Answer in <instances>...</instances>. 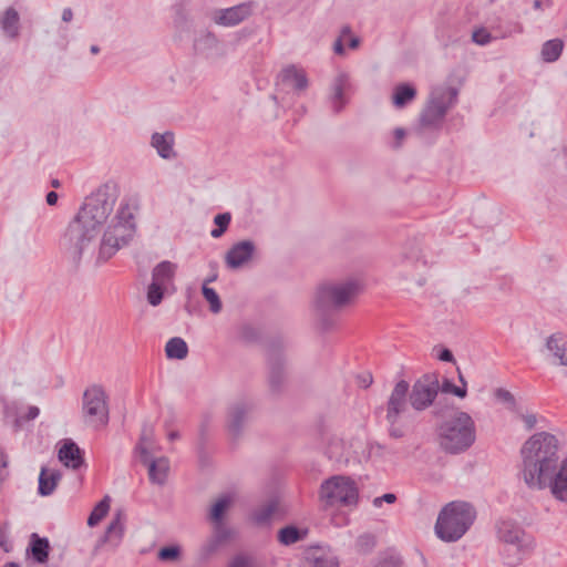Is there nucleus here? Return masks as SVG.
Listing matches in <instances>:
<instances>
[{
  "instance_id": "obj_24",
  "label": "nucleus",
  "mask_w": 567,
  "mask_h": 567,
  "mask_svg": "<svg viewBox=\"0 0 567 567\" xmlns=\"http://www.w3.org/2000/svg\"><path fill=\"white\" fill-rule=\"evenodd\" d=\"M566 346V337L563 333L557 332L548 337L546 341V349L550 352L554 359L558 360V362L554 361V363L567 365Z\"/></svg>"
},
{
  "instance_id": "obj_64",
  "label": "nucleus",
  "mask_w": 567,
  "mask_h": 567,
  "mask_svg": "<svg viewBox=\"0 0 567 567\" xmlns=\"http://www.w3.org/2000/svg\"><path fill=\"white\" fill-rule=\"evenodd\" d=\"M333 50L337 54H343L344 53V47L342 44L341 39H338L333 44Z\"/></svg>"
},
{
  "instance_id": "obj_2",
  "label": "nucleus",
  "mask_w": 567,
  "mask_h": 567,
  "mask_svg": "<svg viewBox=\"0 0 567 567\" xmlns=\"http://www.w3.org/2000/svg\"><path fill=\"white\" fill-rule=\"evenodd\" d=\"M523 477L532 489H544L545 478L558 465V440L547 432L532 435L520 450Z\"/></svg>"
},
{
  "instance_id": "obj_37",
  "label": "nucleus",
  "mask_w": 567,
  "mask_h": 567,
  "mask_svg": "<svg viewBox=\"0 0 567 567\" xmlns=\"http://www.w3.org/2000/svg\"><path fill=\"white\" fill-rule=\"evenodd\" d=\"M231 221V214L228 212L217 214L214 217V224L216 227L210 230V236L213 238H220L228 229L229 224Z\"/></svg>"
},
{
  "instance_id": "obj_8",
  "label": "nucleus",
  "mask_w": 567,
  "mask_h": 567,
  "mask_svg": "<svg viewBox=\"0 0 567 567\" xmlns=\"http://www.w3.org/2000/svg\"><path fill=\"white\" fill-rule=\"evenodd\" d=\"M410 384L405 380L395 383L386 402L385 420L389 423L388 433L392 439H402L405 436L409 411Z\"/></svg>"
},
{
  "instance_id": "obj_53",
  "label": "nucleus",
  "mask_w": 567,
  "mask_h": 567,
  "mask_svg": "<svg viewBox=\"0 0 567 567\" xmlns=\"http://www.w3.org/2000/svg\"><path fill=\"white\" fill-rule=\"evenodd\" d=\"M207 433H208V422L207 421H203L200 423L199 432H198V450H199L200 453L203 452L204 446L206 444Z\"/></svg>"
},
{
  "instance_id": "obj_43",
  "label": "nucleus",
  "mask_w": 567,
  "mask_h": 567,
  "mask_svg": "<svg viewBox=\"0 0 567 567\" xmlns=\"http://www.w3.org/2000/svg\"><path fill=\"white\" fill-rule=\"evenodd\" d=\"M375 546V537L372 534H362L357 539V548L360 553L368 554Z\"/></svg>"
},
{
  "instance_id": "obj_10",
  "label": "nucleus",
  "mask_w": 567,
  "mask_h": 567,
  "mask_svg": "<svg viewBox=\"0 0 567 567\" xmlns=\"http://www.w3.org/2000/svg\"><path fill=\"white\" fill-rule=\"evenodd\" d=\"M320 499L326 506H351L358 501V488L344 476H332L320 486Z\"/></svg>"
},
{
  "instance_id": "obj_5",
  "label": "nucleus",
  "mask_w": 567,
  "mask_h": 567,
  "mask_svg": "<svg viewBox=\"0 0 567 567\" xmlns=\"http://www.w3.org/2000/svg\"><path fill=\"white\" fill-rule=\"evenodd\" d=\"M435 432L440 449L451 455L466 452L476 440V425L473 417L460 410L437 423Z\"/></svg>"
},
{
  "instance_id": "obj_52",
  "label": "nucleus",
  "mask_w": 567,
  "mask_h": 567,
  "mask_svg": "<svg viewBox=\"0 0 567 567\" xmlns=\"http://www.w3.org/2000/svg\"><path fill=\"white\" fill-rule=\"evenodd\" d=\"M495 396L511 406H514L516 404L514 395L508 390H505L503 388L496 389Z\"/></svg>"
},
{
  "instance_id": "obj_4",
  "label": "nucleus",
  "mask_w": 567,
  "mask_h": 567,
  "mask_svg": "<svg viewBox=\"0 0 567 567\" xmlns=\"http://www.w3.org/2000/svg\"><path fill=\"white\" fill-rule=\"evenodd\" d=\"M137 210L138 205L135 199H122L114 218L101 238L97 264L107 261L133 238L136 231L135 215Z\"/></svg>"
},
{
  "instance_id": "obj_41",
  "label": "nucleus",
  "mask_w": 567,
  "mask_h": 567,
  "mask_svg": "<svg viewBox=\"0 0 567 567\" xmlns=\"http://www.w3.org/2000/svg\"><path fill=\"white\" fill-rule=\"evenodd\" d=\"M179 556L181 547L177 545L164 546L157 553V557L162 561H174L178 559Z\"/></svg>"
},
{
  "instance_id": "obj_56",
  "label": "nucleus",
  "mask_w": 567,
  "mask_h": 567,
  "mask_svg": "<svg viewBox=\"0 0 567 567\" xmlns=\"http://www.w3.org/2000/svg\"><path fill=\"white\" fill-rule=\"evenodd\" d=\"M393 133H394V144H393V147L394 148H399L401 146V144H402L403 138L406 135V132L402 127H396Z\"/></svg>"
},
{
  "instance_id": "obj_51",
  "label": "nucleus",
  "mask_w": 567,
  "mask_h": 567,
  "mask_svg": "<svg viewBox=\"0 0 567 567\" xmlns=\"http://www.w3.org/2000/svg\"><path fill=\"white\" fill-rule=\"evenodd\" d=\"M375 567H404V564L401 556L389 555L382 558Z\"/></svg>"
},
{
  "instance_id": "obj_36",
  "label": "nucleus",
  "mask_w": 567,
  "mask_h": 567,
  "mask_svg": "<svg viewBox=\"0 0 567 567\" xmlns=\"http://www.w3.org/2000/svg\"><path fill=\"white\" fill-rule=\"evenodd\" d=\"M302 539L301 530L293 526L288 525L279 529L278 532V540L284 545H292Z\"/></svg>"
},
{
  "instance_id": "obj_33",
  "label": "nucleus",
  "mask_w": 567,
  "mask_h": 567,
  "mask_svg": "<svg viewBox=\"0 0 567 567\" xmlns=\"http://www.w3.org/2000/svg\"><path fill=\"white\" fill-rule=\"evenodd\" d=\"M175 269H176L175 264H173L168 260L161 261L153 269V272H152L153 280L152 281L159 282L163 285L165 281L173 278V276L175 274Z\"/></svg>"
},
{
  "instance_id": "obj_57",
  "label": "nucleus",
  "mask_w": 567,
  "mask_h": 567,
  "mask_svg": "<svg viewBox=\"0 0 567 567\" xmlns=\"http://www.w3.org/2000/svg\"><path fill=\"white\" fill-rule=\"evenodd\" d=\"M40 414V409L35 405H30L28 408V412L27 414L23 416V420L24 421H32L34 419H37Z\"/></svg>"
},
{
  "instance_id": "obj_34",
  "label": "nucleus",
  "mask_w": 567,
  "mask_h": 567,
  "mask_svg": "<svg viewBox=\"0 0 567 567\" xmlns=\"http://www.w3.org/2000/svg\"><path fill=\"white\" fill-rule=\"evenodd\" d=\"M110 496H104L93 508L87 517V525L90 527L96 526L107 514L110 509Z\"/></svg>"
},
{
  "instance_id": "obj_22",
  "label": "nucleus",
  "mask_w": 567,
  "mask_h": 567,
  "mask_svg": "<svg viewBox=\"0 0 567 567\" xmlns=\"http://www.w3.org/2000/svg\"><path fill=\"white\" fill-rule=\"evenodd\" d=\"M50 543L47 537H41L37 533H32L27 547V555L38 564H45L49 559Z\"/></svg>"
},
{
  "instance_id": "obj_60",
  "label": "nucleus",
  "mask_w": 567,
  "mask_h": 567,
  "mask_svg": "<svg viewBox=\"0 0 567 567\" xmlns=\"http://www.w3.org/2000/svg\"><path fill=\"white\" fill-rule=\"evenodd\" d=\"M523 420H524L525 426L528 431L533 430L537 422L535 414L523 415Z\"/></svg>"
},
{
  "instance_id": "obj_39",
  "label": "nucleus",
  "mask_w": 567,
  "mask_h": 567,
  "mask_svg": "<svg viewBox=\"0 0 567 567\" xmlns=\"http://www.w3.org/2000/svg\"><path fill=\"white\" fill-rule=\"evenodd\" d=\"M164 298V287L159 282L152 281L147 287V301L151 306H158Z\"/></svg>"
},
{
  "instance_id": "obj_16",
  "label": "nucleus",
  "mask_w": 567,
  "mask_h": 567,
  "mask_svg": "<svg viewBox=\"0 0 567 567\" xmlns=\"http://www.w3.org/2000/svg\"><path fill=\"white\" fill-rule=\"evenodd\" d=\"M255 8V1H246L230 8L217 9L213 12L212 20L218 25L235 27L249 18Z\"/></svg>"
},
{
  "instance_id": "obj_3",
  "label": "nucleus",
  "mask_w": 567,
  "mask_h": 567,
  "mask_svg": "<svg viewBox=\"0 0 567 567\" xmlns=\"http://www.w3.org/2000/svg\"><path fill=\"white\" fill-rule=\"evenodd\" d=\"M359 292L360 285L353 279L320 285L313 298V310L321 329H332L337 315L350 305Z\"/></svg>"
},
{
  "instance_id": "obj_1",
  "label": "nucleus",
  "mask_w": 567,
  "mask_h": 567,
  "mask_svg": "<svg viewBox=\"0 0 567 567\" xmlns=\"http://www.w3.org/2000/svg\"><path fill=\"white\" fill-rule=\"evenodd\" d=\"M118 194L116 184L101 185L84 198L69 223L60 245L75 267L80 266L84 257L93 256L102 227L113 212Z\"/></svg>"
},
{
  "instance_id": "obj_19",
  "label": "nucleus",
  "mask_w": 567,
  "mask_h": 567,
  "mask_svg": "<svg viewBox=\"0 0 567 567\" xmlns=\"http://www.w3.org/2000/svg\"><path fill=\"white\" fill-rule=\"evenodd\" d=\"M256 245L252 240L246 239L234 244L225 256V264L229 269H239L252 259Z\"/></svg>"
},
{
  "instance_id": "obj_54",
  "label": "nucleus",
  "mask_w": 567,
  "mask_h": 567,
  "mask_svg": "<svg viewBox=\"0 0 567 567\" xmlns=\"http://www.w3.org/2000/svg\"><path fill=\"white\" fill-rule=\"evenodd\" d=\"M436 357L440 361H443V362H454V355H453L452 351L444 347H442L437 350Z\"/></svg>"
},
{
  "instance_id": "obj_59",
  "label": "nucleus",
  "mask_w": 567,
  "mask_h": 567,
  "mask_svg": "<svg viewBox=\"0 0 567 567\" xmlns=\"http://www.w3.org/2000/svg\"><path fill=\"white\" fill-rule=\"evenodd\" d=\"M220 545H221V544H220L218 540H216V539H214V538L212 537V538L207 542V544L204 546V550H205L207 554H212V553L216 551V550L219 548V546H220Z\"/></svg>"
},
{
  "instance_id": "obj_7",
  "label": "nucleus",
  "mask_w": 567,
  "mask_h": 567,
  "mask_svg": "<svg viewBox=\"0 0 567 567\" xmlns=\"http://www.w3.org/2000/svg\"><path fill=\"white\" fill-rule=\"evenodd\" d=\"M496 528L498 539L504 543L502 551L504 564L509 567L519 565L534 548L533 536L511 519L499 520Z\"/></svg>"
},
{
  "instance_id": "obj_47",
  "label": "nucleus",
  "mask_w": 567,
  "mask_h": 567,
  "mask_svg": "<svg viewBox=\"0 0 567 567\" xmlns=\"http://www.w3.org/2000/svg\"><path fill=\"white\" fill-rule=\"evenodd\" d=\"M341 449H342L341 442L338 440H334L327 447L326 455L328 456L329 460H331L336 463H341L343 461V455L340 452Z\"/></svg>"
},
{
  "instance_id": "obj_18",
  "label": "nucleus",
  "mask_w": 567,
  "mask_h": 567,
  "mask_svg": "<svg viewBox=\"0 0 567 567\" xmlns=\"http://www.w3.org/2000/svg\"><path fill=\"white\" fill-rule=\"evenodd\" d=\"M546 487L556 501L567 504V457L557 465L555 472L546 476L544 489Z\"/></svg>"
},
{
  "instance_id": "obj_27",
  "label": "nucleus",
  "mask_w": 567,
  "mask_h": 567,
  "mask_svg": "<svg viewBox=\"0 0 567 567\" xmlns=\"http://www.w3.org/2000/svg\"><path fill=\"white\" fill-rule=\"evenodd\" d=\"M61 478V473L56 470L49 471L47 467H41L39 475L38 493L41 496H49L55 489L58 482Z\"/></svg>"
},
{
  "instance_id": "obj_29",
  "label": "nucleus",
  "mask_w": 567,
  "mask_h": 567,
  "mask_svg": "<svg viewBox=\"0 0 567 567\" xmlns=\"http://www.w3.org/2000/svg\"><path fill=\"white\" fill-rule=\"evenodd\" d=\"M123 518L124 514L122 511H117L114 517L112 518V522L107 526L104 535L101 538V543H114V545H117L120 540L122 539L124 526H123Z\"/></svg>"
},
{
  "instance_id": "obj_44",
  "label": "nucleus",
  "mask_w": 567,
  "mask_h": 567,
  "mask_svg": "<svg viewBox=\"0 0 567 567\" xmlns=\"http://www.w3.org/2000/svg\"><path fill=\"white\" fill-rule=\"evenodd\" d=\"M440 390L444 393H452L457 398L464 399L467 394L466 388L455 385L450 379H444L440 385Z\"/></svg>"
},
{
  "instance_id": "obj_63",
  "label": "nucleus",
  "mask_w": 567,
  "mask_h": 567,
  "mask_svg": "<svg viewBox=\"0 0 567 567\" xmlns=\"http://www.w3.org/2000/svg\"><path fill=\"white\" fill-rule=\"evenodd\" d=\"M73 19V11L71 8H64L62 11V21L70 22Z\"/></svg>"
},
{
  "instance_id": "obj_13",
  "label": "nucleus",
  "mask_w": 567,
  "mask_h": 567,
  "mask_svg": "<svg viewBox=\"0 0 567 567\" xmlns=\"http://www.w3.org/2000/svg\"><path fill=\"white\" fill-rule=\"evenodd\" d=\"M440 391L439 378L435 373H425L419 378L409 390V402L416 412L425 411L430 408Z\"/></svg>"
},
{
  "instance_id": "obj_30",
  "label": "nucleus",
  "mask_w": 567,
  "mask_h": 567,
  "mask_svg": "<svg viewBox=\"0 0 567 567\" xmlns=\"http://www.w3.org/2000/svg\"><path fill=\"white\" fill-rule=\"evenodd\" d=\"M416 96V90L411 83H400L393 90L392 103L396 109L406 106Z\"/></svg>"
},
{
  "instance_id": "obj_45",
  "label": "nucleus",
  "mask_w": 567,
  "mask_h": 567,
  "mask_svg": "<svg viewBox=\"0 0 567 567\" xmlns=\"http://www.w3.org/2000/svg\"><path fill=\"white\" fill-rule=\"evenodd\" d=\"M275 512V505L268 504L254 513V520L257 524H266L271 518Z\"/></svg>"
},
{
  "instance_id": "obj_9",
  "label": "nucleus",
  "mask_w": 567,
  "mask_h": 567,
  "mask_svg": "<svg viewBox=\"0 0 567 567\" xmlns=\"http://www.w3.org/2000/svg\"><path fill=\"white\" fill-rule=\"evenodd\" d=\"M456 87H441L432 92L429 102L420 115L423 127H439L447 111L457 102Z\"/></svg>"
},
{
  "instance_id": "obj_61",
  "label": "nucleus",
  "mask_w": 567,
  "mask_h": 567,
  "mask_svg": "<svg viewBox=\"0 0 567 567\" xmlns=\"http://www.w3.org/2000/svg\"><path fill=\"white\" fill-rule=\"evenodd\" d=\"M59 195L56 192L51 190L45 196V202L49 206H54L58 203Z\"/></svg>"
},
{
  "instance_id": "obj_28",
  "label": "nucleus",
  "mask_w": 567,
  "mask_h": 567,
  "mask_svg": "<svg viewBox=\"0 0 567 567\" xmlns=\"http://www.w3.org/2000/svg\"><path fill=\"white\" fill-rule=\"evenodd\" d=\"M173 10V23L175 29L179 32H189L192 27V19L187 2L184 0L178 1L174 4Z\"/></svg>"
},
{
  "instance_id": "obj_58",
  "label": "nucleus",
  "mask_w": 567,
  "mask_h": 567,
  "mask_svg": "<svg viewBox=\"0 0 567 567\" xmlns=\"http://www.w3.org/2000/svg\"><path fill=\"white\" fill-rule=\"evenodd\" d=\"M0 547L7 553L10 550L8 546V532L2 526H0Z\"/></svg>"
},
{
  "instance_id": "obj_12",
  "label": "nucleus",
  "mask_w": 567,
  "mask_h": 567,
  "mask_svg": "<svg viewBox=\"0 0 567 567\" xmlns=\"http://www.w3.org/2000/svg\"><path fill=\"white\" fill-rule=\"evenodd\" d=\"M268 383L272 394H280L288 380V363L284 355V342L272 340L268 349Z\"/></svg>"
},
{
  "instance_id": "obj_35",
  "label": "nucleus",
  "mask_w": 567,
  "mask_h": 567,
  "mask_svg": "<svg viewBox=\"0 0 567 567\" xmlns=\"http://www.w3.org/2000/svg\"><path fill=\"white\" fill-rule=\"evenodd\" d=\"M231 498L228 495L221 496L212 506L209 517L214 523H220L228 508L230 507Z\"/></svg>"
},
{
  "instance_id": "obj_42",
  "label": "nucleus",
  "mask_w": 567,
  "mask_h": 567,
  "mask_svg": "<svg viewBox=\"0 0 567 567\" xmlns=\"http://www.w3.org/2000/svg\"><path fill=\"white\" fill-rule=\"evenodd\" d=\"M420 248L412 244L409 247V250H404L400 254L398 259H395V264H404V262H417L420 260Z\"/></svg>"
},
{
  "instance_id": "obj_25",
  "label": "nucleus",
  "mask_w": 567,
  "mask_h": 567,
  "mask_svg": "<svg viewBox=\"0 0 567 567\" xmlns=\"http://www.w3.org/2000/svg\"><path fill=\"white\" fill-rule=\"evenodd\" d=\"M280 81L296 91H303L308 87V78L306 73L298 70L295 65L285 68L278 75Z\"/></svg>"
},
{
  "instance_id": "obj_62",
  "label": "nucleus",
  "mask_w": 567,
  "mask_h": 567,
  "mask_svg": "<svg viewBox=\"0 0 567 567\" xmlns=\"http://www.w3.org/2000/svg\"><path fill=\"white\" fill-rule=\"evenodd\" d=\"M359 380H360L361 386L364 388V389L369 388L372 384V382H373V378H372V375L370 373L361 375L359 378Z\"/></svg>"
},
{
  "instance_id": "obj_20",
  "label": "nucleus",
  "mask_w": 567,
  "mask_h": 567,
  "mask_svg": "<svg viewBox=\"0 0 567 567\" xmlns=\"http://www.w3.org/2000/svg\"><path fill=\"white\" fill-rule=\"evenodd\" d=\"M350 89L351 82L349 75L344 72L338 73L330 85L331 92L329 99L333 113L338 114L343 110L348 103L346 93L350 91Z\"/></svg>"
},
{
  "instance_id": "obj_49",
  "label": "nucleus",
  "mask_w": 567,
  "mask_h": 567,
  "mask_svg": "<svg viewBox=\"0 0 567 567\" xmlns=\"http://www.w3.org/2000/svg\"><path fill=\"white\" fill-rule=\"evenodd\" d=\"M212 537L218 540L220 544H224L230 538V530L224 526L223 522L215 523L214 534Z\"/></svg>"
},
{
  "instance_id": "obj_50",
  "label": "nucleus",
  "mask_w": 567,
  "mask_h": 567,
  "mask_svg": "<svg viewBox=\"0 0 567 567\" xmlns=\"http://www.w3.org/2000/svg\"><path fill=\"white\" fill-rule=\"evenodd\" d=\"M240 338L246 342H255L259 338V331L250 324H245L241 328Z\"/></svg>"
},
{
  "instance_id": "obj_23",
  "label": "nucleus",
  "mask_w": 567,
  "mask_h": 567,
  "mask_svg": "<svg viewBox=\"0 0 567 567\" xmlns=\"http://www.w3.org/2000/svg\"><path fill=\"white\" fill-rule=\"evenodd\" d=\"M151 145L156 150L159 157L171 159L176 156L174 152V134L169 131L165 133H153Z\"/></svg>"
},
{
  "instance_id": "obj_6",
  "label": "nucleus",
  "mask_w": 567,
  "mask_h": 567,
  "mask_svg": "<svg viewBox=\"0 0 567 567\" xmlns=\"http://www.w3.org/2000/svg\"><path fill=\"white\" fill-rule=\"evenodd\" d=\"M475 517V509L470 503L451 502L437 516L435 534L444 542H456L470 529Z\"/></svg>"
},
{
  "instance_id": "obj_32",
  "label": "nucleus",
  "mask_w": 567,
  "mask_h": 567,
  "mask_svg": "<svg viewBox=\"0 0 567 567\" xmlns=\"http://www.w3.org/2000/svg\"><path fill=\"white\" fill-rule=\"evenodd\" d=\"M564 43L559 39L548 40L543 44L542 58L545 62H555L561 54Z\"/></svg>"
},
{
  "instance_id": "obj_38",
  "label": "nucleus",
  "mask_w": 567,
  "mask_h": 567,
  "mask_svg": "<svg viewBox=\"0 0 567 567\" xmlns=\"http://www.w3.org/2000/svg\"><path fill=\"white\" fill-rule=\"evenodd\" d=\"M202 295L204 299L209 303V310L213 313H219L223 308L221 300L219 298V295L214 288H210L206 285L202 286Z\"/></svg>"
},
{
  "instance_id": "obj_48",
  "label": "nucleus",
  "mask_w": 567,
  "mask_h": 567,
  "mask_svg": "<svg viewBox=\"0 0 567 567\" xmlns=\"http://www.w3.org/2000/svg\"><path fill=\"white\" fill-rule=\"evenodd\" d=\"M472 40L478 45H486L492 41V34L485 28H480L472 33Z\"/></svg>"
},
{
  "instance_id": "obj_21",
  "label": "nucleus",
  "mask_w": 567,
  "mask_h": 567,
  "mask_svg": "<svg viewBox=\"0 0 567 567\" xmlns=\"http://www.w3.org/2000/svg\"><path fill=\"white\" fill-rule=\"evenodd\" d=\"M60 462L72 470H79L84 465L83 451L72 440H65L59 449Z\"/></svg>"
},
{
  "instance_id": "obj_11",
  "label": "nucleus",
  "mask_w": 567,
  "mask_h": 567,
  "mask_svg": "<svg viewBox=\"0 0 567 567\" xmlns=\"http://www.w3.org/2000/svg\"><path fill=\"white\" fill-rule=\"evenodd\" d=\"M82 414L84 423L93 427H100L107 424V395L101 385H90L83 392Z\"/></svg>"
},
{
  "instance_id": "obj_46",
  "label": "nucleus",
  "mask_w": 567,
  "mask_h": 567,
  "mask_svg": "<svg viewBox=\"0 0 567 567\" xmlns=\"http://www.w3.org/2000/svg\"><path fill=\"white\" fill-rule=\"evenodd\" d=\"M339 566H340V563L336 556L315 557L309 563V567H339Z\"/></svg>"
},
{
  "instance_id": "obj_26",
  "label": "nucleus",
  "mask_w": 567,
  "mask_h": 567,
  "mask_svg": "<svg viewBox=\"0 0 567 567\" xmlns=\"http://www.w3.org/2000/svg\"><path fill=\"white\" fill-rule=\"evenodd\" d=\"M0 27L10 39H16L20 31V16L13 7H9L0 18Z\"/></svg>"
},
{
  "instance_id": "obj_15",
  "label": "nucleus",
  "mask_w": 567,
  "mask_h": 567,
  "mask_svg": "<svg viewBox=\"0 0 567 567\" xmlns=\"http://www.w3.org/2000/svg\"><path fill=\"white\" fill-rule=\"evenodd\" d=\"M145 436L141 437V442L136 446L140 461L148 468V477L152 483L163 485L167 478L169 468L168 460L166 457L153 458L151 452L144 444Z\"/></svg>"
},
{
  "instance_id": "obj_17",
  "label": "nucleus",
  "mask_w": 567,
  "mask_h": 567,
  "mask_svg": "<svg viewBox=\"0 0 567 567\" xmlns=\"http://www.w3.org/2000/svg\"><path fill=\"white\" fill-rule=\"evenodd\" d=\"M194 50L206 59L217 60L226 55L221 41L208 30L202 31L194 40Z\"/></svg>"
},
{
  "instance_id": "obj_14",
  "label": "nucleus",
  "mask_w": 567,
  "mask_h": 567,
  "mask_svg": "<svg viewBox=\"0 0 567 567\" xmlns=\"http://www.w3.org/2000/svg\"><path fill=\"white\" fill-rule=\"evenodd\" d=\"M254 404L247 400H237L227 411L226 426L234 441L241 437L252 417Z\"/></svg>"
},
{
  "instance_id": "obj_55",
  "label": "nucleus",
  "mask_w": 567,
  "mask_h": 567,
  "mask_svg": "<svg viewBox=\"0 0 567 567\" xmlns=\"http://www.w3.org/2000/svg\"><path fill=\"white\" fill-rule=\"evenodd\" d=\"M396 501V496L393 493H385L381 497H375L373 501L374 506H381L382 502L392 504Z\"/></svg>"
},
{
  "instance_id": "obj_31",
  "label": "nucleus",
  "mask_w": 567,
  "mask_h": 567,
  "mask_svg": "<svg viewBox=\"0 0 567 567\" xmlns=\"http://www.w3.org/2000/svg\"><path fill=\"white\" fill-rule=\"evenodd\" d=\"M165 353L168 359L183 360L188 354V346L184 339L174 337L167 341Z\"/></svg>"
},
{
  "instance_id": "obj_40",
  "label": "nucleus",
  "mask_w": 567,
  "mask_h": 567,
  "mask_svg": "<svg viewBox=\"0 0 567 567\" xmlns=\"http://www.w3.org/2000/svg\"><path fill=\"white\" fill-rule=\"evenodd\" d=\"M227 567H258V565L254 556L240 553L229 560Z\"/></svg>"
}]
</instances>
